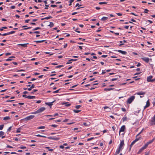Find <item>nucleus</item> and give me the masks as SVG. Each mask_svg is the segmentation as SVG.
Segmentation results:
<instances>
[{"mask_svg": "<svg viewBox=\"0 0 155 155\" xmlns=\"http://www.w3.org/2000/svg\"><path fill=\"white\" fill-rule=\"evenodd\" d=\"M149 124L150 126L155 125V114L150 120Z\"/></svg>", "mask_w": 155, "mask_h": 155, "instance_id": "obj_1", "label": "nucleus"}, {"mask_svg": "<svg viewBox=\"0 0 155 155\" xmlns=\"http://www.w3.org/2000/svg\"><path fill=\"white\" fill-rule=\"evenodd\" d=\"M135 97L133 96L130 97L127 99V104H130L134 99Z\"/></svg>", "mask_w": 155, "mask_h": 155, "instance_id": "obj_2", "label": "nucleus"}, {"mask_svg": "<svg viewBox=\"0 0 155 155\" xmlns=\"http://www.w3.org/2000/svg\"><path fill=\"white\" fill-rule=\"evenodd\" d=\"M35 117V116L34 115H30L27 117L25 118L24 119V120H29L31 119H33Z\"/></svg>", "mask_w": 155, "mask_h": 155, "instance_id": "obj_3", "label": "nucleus"}, {"mask_svg": "<svg viewBox=\"0 0 155 155\" xmlns=\"http://www.w3.org/2000/svg\"><path fill=\"white\" fill-rule=\"evenodd\" d=\"M45 108L44 107H41L38 110V112L39 113H41L44 110H45Z\"/></svg>", "mask_w": 155, "mask_h": 155, "instance_id": "obj_4", "label": "nucleus"}, {"mask_svg": "<svg viewBox=\"0 0 155 155\" xmlns=\"http://www.w3.org/2000/svg\"><path fill=\"white\" fill-rule=\"evenodd\" d=\"M125 125H123L120 128V130L119 131V134H120V132H124V131L125 129Z\"/></svg>", "mask_w": 155, "mask_h": 155, "instance_id": "obj_5", "label": "nucleus"}, {"mask_svg": "<svg viewBox=\"0 0 155 155\" xmlns=\"http://www.w3.org/2000/svg\"><path fill=\"white\" fill-rule=\"evenodd\" d=\"M148 146H147V145L146 144H145L140 149V150H139V151L142 152Z\"/></svg>", "mask_w": 155, "mask_h": 155, "instance_id": "obj_6", "label": "nucleus"}, {"mask_svg": "<svg viewBox=\"0 0 155 155\" xmlns=\"http://www.w3.org/2000/svg\"><path fill=\"white\" fill-rule=\"evenodd\" d=\"M142 59L147 63H148L149 61V58L147 57H144L141 58Z\"/></svg>", "mask_w": 155, "mask_h": 155, "instance_id": "obj_7", "label": "nucleus"}, {"mask_svg": "<svg viewBox=\"0 0 155 155\" xmlns=\"http://www.w3.org/2000/svg\"><path fill=\"white\" fill-rule=\"evenodd\" d=\"M153 78V77L152 76H150L148 77H147V81L148 82H152V78Z\"/></svg>", "mask_w": 155, "mask_h": 155, "instance_id": "obj_8", "label": "nucleus"}, {"mask_svg": "<svg viewBox=\"0 0 155 155\" xmlns=\"http://www.w3.org/2000/svg\"><path fill=\"white\" fill-rule=\"evenodd\" d=\"M116 51L123 54H126L127 53V52L126 51H122L120 50Z\"/></svg>", "mask_w": 155, "mask_h": 155, "instance_id": "obj_9", "label": "nucleus"}, {"mask_svg": "<svg viewBox=\"0 0 155 155\" xmlns=\"http://www.w3.org/2000/svg\"><path fill=\"white\" fill-rule=\"evenodd\" d=\"M124 141L123 140H122L120 142V143L119 144V147L121 149L122 147L124 145Z\"/></svg>", "mask_w": 155, "mask_h": 155, "instance_id": "obj_10", "label": "nucleus"}, {"mask_svg": "<svg viewBox=\"0 0 155 155\" xmlns=\"http://www.w3.org/2000/svg\"><path fill=\"white\" fill-rule=\"evenodd\" d=\"M150 106V102L149 100L147 101L146 102V104L145 106L144 107V108L145 109L147 107H149Z\"/></svg>", "mask_w": 155, "mask_h": 155, "instance_id": "obj_11", "label": "nucleus"}, {"mask_svg": "<svg viewBox=\"0 0 155 155\" xmlns=\"http://www.w3.org/2000/svg\"><path fill=\"white\" fill-rule=\"evenodd\" d=\"M77 60V59H71L68 61L66 63L67 64L71 63V61H76Z\"/></svg>", "mask_w": 155, "mask_h": 155, "instance_id": "obj_12", "label": "nucleus"}, {"mask_svg": "<svg viewBox=\"0 0 155 155\" xmlns=\"http://www.w3.org/2000/svg\"><path fill=\"white\" fill-rule=\"evenodd\" d=\"M83 124L85 126H89L90 125V123L89 122L86 123L84 122L83 123Z\"/></svg>", "mask_w": 155, "mask_h": 155, "instance_id": "obj_13", "label": "nucleus"}, {"mask_svg": "<svg viewBox=\"0 0 155 155\" xmlns=\"http://www.w3.org/2000/svg\"><path fill=\"white\" fill-rule=\"evenodd\" d=\"M54 102V101L51 102H46L45 104L48 106H51L53 105V103Z\"/></svg>", "mask_w": 155, "mask_h": 155, "instance_id": "obj_14", "label": "nucleus"}, {"mask_svg": "<svg viewBox=\"0 0 155 155\" xmlns=\"http://www.w3.org/2000/svg\"><path fill=\"white\" fill-rule=\"evenodd\" d=\"M136 94L138 95H140L145 94V92L141 91L137 92L136 93Z\"/></svg>", "mask_w": 155, "mask_h": 155, "instance_id": "obj_15", "label": "nucleus"}, {"mask_svg": "<svg viewBox=\"0 0 155 155\" xmlns=\"http://www.w3.org/2000/svg\"><path fill=\"white\" fill-rule=\"evenodd\" d=\"M26 98L29 99H31L35 98V96H28L27 97H26Z\"/></svg>", "mask_w": 155, "mask_h": 155, "instance_id": "obj_16", "label": "nucleus"}, {"mask_svg": "<svg viewBox=\"0 0 155 155\" xmlns=\"http://www.w3.org/2000/svg\"><path fill=\"white\" fill-rule=\"evenodd\" d=\"M28 43L27 44H19L18 45H21L22 47H27V45L28 44Z\"/></svg>", "mask_w": 155, "mask_h": 155, "instance_id": "obj_17", "label": "nucleus"}, {"mask_svg": "<svg viewBox=\"0 0 155 155\" xmlns=\"http://www.w3.org/2000/svg\"><path fill=\"white\" fill-rule=\"evenodd\" d=\"M114 89L113 88H105L104 89V91H109L110 90H112Z\"/></svg>", "mask_w": 155, "mask_h": 155, "instance_id": "obj_18", "label": "nucleus"}, {"mask_svg": "<svg viewBox=\"0 0 155 155\" xmlns=\"http://www.w3.org/2000/svg\"><path fill=\"white\" fill-rule=\"evenodd\" d=\"M153 142V141H152V140H149V141H148L146 143V144L147 145V146H148V145L149 144H150V143H152Z\"/></svg>", "mask_w": 155, "mask_h": 155, "instance_id": "obj_19", "label": "nucleus"}, {"mask_svg": "<svg viewBox=\"0 0 155 155\" xmlns=\"http://www.w3.org/2000/svg\"><path fill=\"white\" fill-rule=\"evenodd\" d=\"M121 149L120 148H118L117 150H116V153L117 154H118L119 153L120 151V150H121Z\"/></svg>", "mask_w": 155, "mask_h": 155, "instance_id": "obj_20", "label": "nucleus"}, {"mask_svg": "<svg viewBox=\"0 0 155 155\" xmlns=\"http://www.w3.org/2000/svg\"><path fill=\"white\" fill-rule=\"evenodd\" d=\"M107 19H108V18L107 17H102L101 18V20L102 21H105V20H107Z\"/></svg>", "mask_w": 155, "mask_h": 155, "instance_id": "obj_21", "label": "nucleus"}, {"mask_svg": "<svg viewBox=\"0 0 155 155\" xmlns=\"http://www.w3.org/2000/svg\"><path fill=\"white\" fill-rule=\"evenodd\" d=\"M45 41H46L45 40H41V41H35V42H36L37 43H39L43 42Z\"/></svg>", "mask_w": 155, "mask_h": 155, "instance_id": "obj_22", "label": "nucleus"}, {"mask_svg": "<svg viewBox=\"0 0 155 155\" xmlns=\"http://www.w3.org/2000/svg\"><path fill=\"white\" fill-rule=\"evenodd\" d=\"M9 119L10 117L9 116H7L4 117L3 120H9Z\"/></svg>", "mask_w": 155, "mask_h": 155, "instance_id": "obj_23", "label": "nucleus"}, {"mask_svg": "<svg viewBox=\"0 0 155 155\" xmlns=\"http://www.w3.org/2000/svg\"><path fill=\"white\" fill-rule=\"evenodd\" d=\"M45 148L48 149V150L50 151H52L54 150V149H50L49 147H45Z\"/></svg>", "mask_w": 155, "mask_h": 155, "instance_id": "obj_24", "label": "nucleus"}, {"mask_svg": "<svg viewBox=\"0 0 155 155\" xmlns=\"http://www.w3.org/2000/svg\"><path fill=\"white\" fill-rule=\"evenodd\" d=\"M14 64L15 65H17L18 63L16 62H12L10 63V66H12V64Z\"/></svg>", "mask_w": 155, "mask_h": 155, "instance_id": "obj_25", "label": "nucleus"}, {"mask_svg": "<svg viewBox=\"0 0 155 155\" xmlns=\"http://www.w3.org/2000/svg\"><path fill=\"white\" fill-rule=\"evenodd\" d=\"M54 26V23L52 22H50V24L48 25V26L50 27H52Z\"/></svg>", "mask_w": 155, "mask_h": 155, "instance_id": "obj_26", "label": "nucleus"}, {"mask_svg": "<svg viewBox=\"0 0 155 155\" xmlns=\"http://www.w3.org/2000/svg\"><path fill=\"white\" fill-rule=\"evenodd\" d=\"M52 18V17L51 16H49V17H47L43 19H42V20L43 19H46V20H48V19H49L51 18Z\"/></svg>", "mask_w": 155, "mask_h": 155, "instance_id": "obj_27", "label": "nucleus"}, {"mask_svg": "<svg viewBox=\"0 0 155 155\" xmlns=\"http://www.w3.org/2000/svg\"><path fill=\"white\" fill-rule=\"evenodd\" d=\"M21 129V127H20L18 128L16 130V132L17 133H19L20 132V130Z\"/></svg>", "mask_w": 155, "mask_h": 155, "instance_id": "obj_28", "label": "nucleus"}, {"mask_svg": "<svg viewBox=\"0 0 155 155\" xmlns=\"http://www.w3.org/2000/svg\"><path fill=\"white\" fill-rule=\"evenodd\" d=\"M4 134V132L1 131H0V137H2V136H3Z\"/></svg>", "mask_w": 155, "mask_h": 155, "instance_id": "obj_29", "label": "nucleus"}, {"mask_svg": "<svg viewBox=\"0 0 155 155\" xmlns=\"http://www.w3.org/2000/svg\"><path fill=\"white\" fill-rule=\"evenodd\" d=\"M36 136L37 137H44V138H46V137L45 136L41 135L40 134L37 135H36Z\"/></svg>", "mask_w": 155, "mask_h": 155, "instance_id": "obj_30", "label": "nucleus"}, {"mask_svg": "<svg viewBox=\"0 0 155 155\" xmlns=\"http://www.w3.org/2000/svg\"><path fill=\"white\" fill-rule=\"evenodd\" d=\"M122 120L123 122H124V121H126L127 120V118L126 117H124L122 118Z\"/></svg>", "mask_w": 155, "mask_h": 155, "instance_id": "obj_31", "label": "nucleus"}, {"mask_svg": "<svg viewBox=\"0 0 155 155\" xmlns=\"http://www.w3.org/2000/svg\"><path fill=\"white\" fill-rule=\"evenodd\" d=\"M136 142L134 141V140L131 143V144L130 145V147H131L132 146L136 143ZM131 148H130V149Z\"/></svg>", "mask_w": 155, "mask_h": 155, "instance_id": "obj_32", "label": "nucleus"}, {"mask_svg": "<svg viewBox=\"0 0 155 155\" xmlns=\"http://www.w3.org/2000/svg\"><path fill=\"white\" fill-rule=\"evenodd\" d=\"M107 3V2H100L99 3V4L100 5H102V4H105Z\"/></svg>", "mask_w": 155, "mask_h": 155, "instance_id": "obj_33", "label": "nucleus"}, {"mask_svg": "<svg viewBox=\"0 0 155 155\" xmlns=\"http://www.w3.org/2000/svg\"><path fill=\"white\" fill-rule=\"evenodd\" d=\"M38 113H39L38 112V110H36L35 111L31 112V114H38Z\"/></svg>", "mask_w": 155, "mask_h": 155, "instance_id": "obj_34", "label": "nucleus"}, {"mask_svg": "<svg viewBox=\"0 0 155 155\" xmlns=\"http://www.w3.org/2000/svg\"><path fill=\"white\" fill-rule=\"evenodd\" d=\"M41 28L38 27H36V28H33L32 29V30L33 31H35L36 30L39 29H41Z\"/></svg>", "mask_w": 155, "mask_h": 155, "instance_id": "obj_35", "label": "nucleus"}, {"mask_svg": "<svg viewBox=\"0 0 155 155\" xmlns=\"http://www.w3.org/2000/svg\"><path fill=\"white\" fill-rule=\"evenodd\" d=\"M45 128V126H41L39 127H38V129H44Z\"/></svg>", "mask_w": 155, "mask_h": 155, "instance_id": "obj_36", "label": "nucleus"}, {"mask_svg": "<svg viewBox=\"0 0 155 155\" xmlns=\"http://www.w3.org/2000/svg\"><path fill=\"white\" fill-rule=\"evenodd\" d=\"M7 28L6 27H2L1 28H0V30L1 31H3L4 29H7Z\"/></svg>", "mask_w": 155, "mask_h": 155, "instance_id": "obj_37", "label": "nucleus"}, {"mask_svg": "<svg viewBox=\"0 0 155 155\" xmlns=\"http://www.w3.org/2000/svg\"><path fill=\"white\" fill-rule=\"evenodd\" d=\"M73 111H74V112L75 113H78L79 112H80L81 111V110H73Z\"/></svg>", "mask_w": 155, "mask_h": 155, "instance_id": "obj_38", "label": "nucleus"}, {"mask_svg": "<svg viewBox=\"0 0 155 155\" xmlns=\"http://www.w3.org/2000/svg\"><path fill=\"white\" fill-rule=\"evenodd\" d=\"M9 34H10V32H9V33H4V34H2V36H5L7 35H8Z\"/></svg>", "mask_w": 155, "mask_h": 155, "instance_id": "obj_39", "label": "nucleus"}, {"mask_svg": "<svg viewBox=\"0 0 155 155\" xmlns=\"http://www.w3.org/2000/svg\"><path fill=\"white\" fill-rule=\"evenodd\" d=\"M4 127V125H0V130H2Z\"/></svg>", "mask_w": 155, "mask_h": 155, "instance_id": "obj_40", "label": "nucleus"}, {"mask_svg": "<svg viewBox=\"0 0 155 155\" xmlns=\"http://www.w3.org/2000/svg\"><path fill=\"white\" fill-rule=\"evenodd\" d=\"M51 127H56L58 125L55 124H52L51 126Z\"/></svg>", "mask_w": 155, "mask_h": 155, "instance_id": "obj_41", "label": "nucleus"}, {"mask_svg": "<svg viewBox=\"0 0 155 155\" xmlns=\"http://www.w3.org/2000/svg\"><path fill=\"white\" fill-rule=\"evenodd\" d=\"M148 12H149V10L148 9H144V13H147Z\"/></svg>", "mask_w": 155, "mask_h": 155, "instance_id": "obj_42", "label": "nucleus"}, {"mask_svg": "<svg viewBox=\"0 0 155 155\" xmlns=\"http://www.w3.org/2000/svg\"><path fill=\"white\" fill-rule=\"evenodd\" d=\"M140 137H139V138H136L134 140L136 142L137 141H138V140H140Z\"/></svg>", "mask_w": 155, "mask_h": 155, "instance_id": "obj_43", "label": "nucleus"}, {"mask_svg": "<svg viewBox=\"0 0 155 155\" xmlns=\"http://www.w3.org/2000/svg\"><path fill=\"white\" fill-rule=\"evenodd\" d=\"M81 107V105H77L75 106V108L77 109H79Z\"/></svg>", "mask_w": 155, "mask_h": 155, "instance_id": "obj_44", "label": "nucleus"}, {"mask_svg": "<svg viewBox=\"0 0 155 155\" xmlns=\"http://www.w3.org/2000/svg\"><path fill=\"white\" fill-rule=\"evenodd\" d=\"M63 66L62 65H59L56 67V68H61Z\"/></svg>", "mask_w": 155, "mask_h": 155, "instance_id": "obj_45", "label": "nucleus"}, {"mask_svg": "<svg viewBox=\"0 0 155 155\" xmlns=\"http://www.w3.org/2000/svg\"><path fill=\"white\" fill-rule=\"evenodd\" d=\"M94 139V137L89 138L87 139V141H90Z\"/></svg>", "mask_w": 155, "mask_h": 155, "instance_id": "obj_46", "label": "nucleus"}, {"mask_svg": "<svg viewBox=\"0 0 155 155\" xmlns=\"http://www.w3.org/2000/svg\"><path fill=\"white\" fill-rule=\"evenodd\" d=\"M74 1V0H71L70 1V4L69 5H71V3L73 2Z\"/></svg>", "mask_w": 155, "mask_h": 155, "instance_id": "obj_47", "label": "nucleus"}, {"mask_svg": "<svg viewBox=\"0 0 155 155\" xmlns=\"http://www.w3.org/2000/svg\"><path fill=\"white\" fill-rule=\"evenodd\" d=\"M33 34H35V33L40 34V32L39 31H35L34 32H33Z\"/></svg>", "mask_w": 155, "mask_h": 155, "instance_id": "obj_48", "label": "nucleus"}, {"mask_svg": "<svg viewBox=\"0 0 155 155\" xmlns=\"http://www.w3.org/2000/svg\"><path fill=\"white\" fill-rule=\"evenodd\" d=\"M60 90V89H58V90H56L55 91H54L53 93H58L59 92V91Z\"/></svg>", "mask_w": 155, "mask_h": 155, "instance_id": "obj_49", "label": "nucleus"}, {"mask_svg": "<svg viewBox=\"0 0 155 155\" xmlns=\"http://www.w3.org/2000/svg\"><path fill=\"white\" fill-rule=\"evenodd\" d=\"M51 6L52 7H56L57 6V5H51Z\"/></svg>", "mask_w": 155, "mask_h": 155, "instance_id": "obj_50", "label": "nucleus"}, {"mask_svg": "<svg viewBox=\"0 0 155 155\" xmlns=\"http://www.w3.org/2000/svg\"><path fill=\"white\" fill-rule=\"evenodd\" d=\"M117 80V78H113V79H111V81H113L116 80Z\"/></svg>", "mask_w": 155, "mask_h": 155, "instance_id": "obj_51", "label": "nucleus"}, {"mask_svg": "<svg viewBox=\"0 0 155 155\" xmlns=\"http://www.w3.org/2000/svg\"><path fill=\"white\" fill-rule=\"evenodd\" d=\"M117 14L119 16H121L122 15V14L120 13H117Z\"/></svg>", "mask_w": 155, "mask_h": 155, "instance_id": "obj_52", "label": "nucleus"}, {"mask_svg": "<svg viewBox=\"0 0 155 155\" xmlns=\"http://www.w3.org/2000/svg\"><path fill=\"white\" fill-rule=\"evenodd\" d=\"M35 87V85L34 84H33L31 86V88L32 89V88H33Z\"/></svg>", "mask_w": 155, "mask_h": 155, "instance_id": "obj_53", "label": "nucleus"}, {"mask_svg": "<svg viewBox=\"0 0 155 155\" xmlns=\"http://www.w3.org/2000/svg\"><path fill=\"white\" fill-rule=\"evenodd\" d=\"M143 130V129L138 134H137V135L136 136V137H137V136H139L140 134L142 133V132Z\"/></svg>", "mask_w": 155, "mask_h": 155, "instance_id": "obj_54", "label": "nucleus"}, {"mask_svg": "<svg viewBox=\"0 0 155 155\" xmlns=\"http://www.w3.org/2000/svg\"><path fill=\"white\" fill-rule=\"evenodd\" d=\"M74 123V122H71V123H67V125H71V124H73Z\"/></svg>", "mask_w": 155, "mask_h": 155, "instance_id": "obj_55", "label": "nucleus"}, {"mask_svg": "<svg viewBox=\"0 0 155 155\" xmlns=\"http://www.w3.org/2000/svg\"><path fill=\"white\" fill-rule=\"evenodd\" d=\"M15 7L14 5L12 6L11 7H10V8L12 9H14L15 8Z\"/></svg>", "mask_w": 155, "mask_h": 155, "instance_id": "obj_56", "label": "nucleus"}, {"mask_svg": "<svg viewBox=\"0 0 155 155\" xmlns=\"http://www.w3.org/2000/svg\"><path fill=\"white\" fill-rule=\"evenodd\" d=\"M68 120V119H65L63 121V122H66Z\"/></svg>", "mask_w": 155, "mask_h": 155, "instance_id": "obj_57", "label": "nucleus"}, {"mask_svg": "<svg viewBox=\"0 0 155 155\" xmlns=\"http://www.w3.org/2000/svg\"><path fill=\"white\" fill-rule=\"evenodd\" d=\"M120 42L121 43V44H120L119 45L120 46H121V45H124L123 44H122V43L123 42V41H120Z\"/></svg>", "mask_w": 155, "mask_h": 155, "instance_id": "obj_58", "label": "nucleus"}, {"mask_svg": "<svg viewBox=\"0 0 155 155\" xmlns=\"http://www.w3.org/2000/svg\"><path fill=\"white\" fill-rule=\"evenodd\" d=\"M141 64L140 63H138V64H137V67H139L140 66Z\"/></svg>", "mask_w": 155, "mask_h": 155, "instance_id": "obj_59", "label": "nucleus"}, {"mask_svg": "<svg viewBox=\"0 0 155 155\" xmlns=\"http://www.w3.org/2000/svg\"><path fill=\"white\" fill-rule=\"evenodd\" d=\"M61 149H63L64 148V146L63 145H61L59 147Z\"/></svg>", "mask_w": 155, "mask_h": 155, "instance_id": "obj_60", "label": "nucleus"}, {"mask_svg": "<svg viewBox=\"0 0 155 155\" xmlns=\"http://www.w3.org/2000/svg\"><path fill=\"white\" fill-rule=\"evenodd\" d=\"M81 6V5H79V3H77V4H76V5H75V7H77V6Z\"/></svg>", "mask_w": 155, "mask_h": 155, "instance_id": "obj_61", "label": "nucleus"}, {"mask_svg": "<svg viewBox=\"0 0 155 155\" xmlns=\"http://www.w3.org/2000/svg\"><path fill=\"white\" fill-rule=\"evenodd\" d=\"M129 27V26H125L124 27V28L126 29H128Z\"/></svg>", "mask_w": 155, "mask_h": 155, "instance_id": "obj_62", "label": "nucleus"}, {"mask_svg": "<svg viewBox=\"0 0 155 155\" xmlns=\"http://www.w3.org/2000/svg\"><path fill=\"white\" fill-rule=\"evenodd\" d=\"M41 101H40V100H38V101H37L36 103H38V104H39V103H41Z\"/></svg>", "mask_w": 155, "mask_h": 155, "instance_id": "obj_63", "label": "nucleus"}, {"mask_svg": "<svg viewBox=\"0 0 155 155\" xmlns=\"http://www.w3.org/2000/svg\"><path fill=\"white\" fill-rule=\"evenodd\" d=\"M58 113H56L53 116L54 117H55V116H58Z\"/></svg>", "mask_w": 155, "mask_h": 155, "instance_id": "obj_64", "label": "nucleus"}]
</instances>
